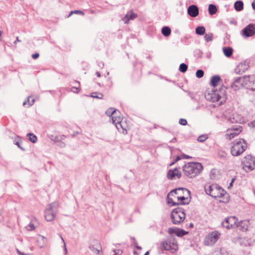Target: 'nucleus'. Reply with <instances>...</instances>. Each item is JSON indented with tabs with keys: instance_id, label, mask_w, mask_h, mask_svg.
Returning a JSON list of instances; mask_svg holds the SVG:
<instances>
[{
	"instance_id": "obj_51",
	"label": "nucleus",
	"mask_w": 255,
	"mask_h": 255,
	"mask_svg": "<svg viewBox=\"0 0 255 255\" xmlns=\"http://www.w3.org/2000/svg\"><path fill=\"white\" fill-rule=\"evenodd\" d=\"M131 239L133 240V244L135 247H136V246H137V243L135 241V239L134 238H131Z\"/></svg>"
},
{
	"instance_id": "obj_1",
	"label": "nucleus",
	"mask_w": 255,
	"mask_h": 255,
	"mask_svg": "<svg viewBox=\"0 0 255 255\" xmlns=\"http://www.w3.org/2000/svg\"><path fill=\"white\" fill-rule=\"evenodd\" d=\"M227 88L222 86L219 90L207 91L205 94L206 99L212 102H217L218 105H221L226 100Z\"/></svg>"
},
{
	"instance_id": "obj_56",
	"label": "nucleus",
	"mask_w": 255,
	"mask_h": 255,
	"mask_svg": "<svg viewBox=\"0 0 255 255\" xmlns=\"http://www.w3.org/2000/svg\"><path fill=\"white\" fill-rule=\"evenodd\" d=\"M180 159V157L178 156H177L176 158L175 159V160L174 161L175 162H177L178 160H179Z\"/></svg>"
},
{
	"instance_id": "obj_55",
	"label": "nucleus",
	"mask_w": 255,
	"mask_h": 255,
	"mask_svg": "<svg viewBox=\"0 0 255 255\" xmlns=\"http://www.w3.org/2000/svg\"><path fill=\"white\" fill-rule=\"evenodd\" d=\"M20 40L19 39L18 37H17L15 41L14 42V44H16L17 42H20Z\"/></svg>"
},
{
	"instance_id": "obj_8",
	"label": "nucleus",
	"mask_w": 255,
	"mask_h": 255,
	"mask_svg": "<svg viewBox=\"0 0 255 255\" xmlns=\"http://www.w3.org/2000/svg\"><path fill=\"white\" fill-rule=\"evenodd\" d=\"M221 233L218 231H214L209 233L205 238L204 244L206 246L214 245L219 239Z\"/></svg>"
},
{
	"instance_id": "obj_30",
	"label": "nucleus",
	"mask_w": 255,
	"mask_h": 255,
	"mask_svg": "<svg viewBox=\"0 0 255 255\" xmlns=\"http://www.w3.org/2000/svg\"><path fill=\"white\" fill-rule=\"evenodd\" d=\"M205 28L204 26H199L196 28V33L199 35H202L205 33Z\"/></svg>"
},
{
	"instance_id": "obj_59",
	"label": "nucleus",
	"mask_w": 255,
	"mask_h": 255,
	"mask_svg": "<svg viewBox=\"0 0 255 255\" xmlns=\"http://www.w3.org/2000/svg\"><path fill=\"white\" fill-rule=\"evenodd\" d=\"M176 138H174L172 140H170V142H174L175 141H176Z\"/></svg>"
},
{
	"instance_id": "obj_32",
	"label": "nucleus",
	"mask_w": 255,
	"mask_h": 255,
	"mask_svg": "<svg viewBox=\"0 0 255 255\" xmlns=\"http://www.w3.org/2000/svg\"><path fill=\"white\" fill-rule=\"evenodd\" d=\"M188 234V232L183 229H177L176 235L178 237H183Z\"/></svg>"
},
{
	"instance_id": "obj_29",
	"label": "nucleus",
	"mask_w": 255,
	"mask_h": 255,
	"mask_svg": "<svg viewBox=\"0 0 255 255\" xmlns=\"http://www.w3.org/2000/svg\"><path fill=\"white\" fill-rule=\"evenodd\" d=\"M208 10L209 14L212 15L216 13L217 11V8L215 5L213 4H210L209 5Z\"/></svg>"
},
{
	"instance_id": "obj_39",
	"label": "nucleus",
	"mask_w": 255,
	"mask_h": 255,
	"mask_svg": "<svg viewBox=\"0 0 255 255\" xmlns=\"http://www.w3.org/2000/svg\"><path fill=\"white\" fill-rule=\"evenodd\" d=\"M250 85H249V86L250 87V89L252 91H255V78L254 80H251L250 79Z\"/></svg>"
},
{
	"instance_id": "obj_19",
	"label": "nucleus",
	"mask_w": 255,
	"mask_h": 255,
	"mask_svg": "<svg viewBox=\"0 0 255 255\" xmlns=\"http://www.w3.org/2000/svg\"><path fill=\"white\" fill-rule=\"evenodd\" d=\"M248 66L245 63H241L235 69V72L237 74H242L248 69Z\"/></svg>"
},
{
	"instance_id": "obj_23",
	"label": "nucleus",
	"mask_w": 255,
	"mask_h": 255,
	"mask_svg": "<svg viewBox=\"0 0 255 255\" xmlns=\"http://www.w3.org/2000/svg\"><path fill=\"white\" fill-rule=\"evenodd\" d=\"M248 223V221H241L237 224V226L239 227L243 231H246L249 228Z\"/></svg>"
},
{
	"instance_id": "obj_10",
	"label": "nucleus",
	"mask_w": 255,
	"mask_h": 255,
	"mask_svg": "<svg viewBox=\"0 0 255 255\" xmlns=\"http://www.w3.org/2000/svg\"><path fill=\"white\" fill-rule=\"evenodd\" d=\"M250 81L249 76L239 77L234 79L231 87L234 91H237L243 86L246 81Z\"/></svg>"
},
{
	"instance_id": "obj_13",
	"label": "nucleus",
	"mask_w": 255,
	"mask_h": 255,
	"mask_svg": "<svg viewBox=\"0 0 255 255\" xmlns=\"http://www.w3.org/2000/svg\"><path fill=\"white\" fill-rule=\"evenodd\" d=\"M255 33V25L249 24L246 26L242 31V35L244 37L252 36Z\"/></svg>"
},
{
	"instance_id": "obj_57",
	"label": "nucleus",
	"mask_w": 255,
	"mask_h": 255,
	"mask_svg": "<svg viewBox=\"0 0 255 255\" xmlns=\"http://www.w3.org/2000/svg\"><path fill=\"white\" fill-rule=\"evenodd\" d=\"M137 250H141V247L140 246H136V247H135Z\"/></svg>"
},
{
	"instance_id": "obj_62",
	"label": "nucleus",
	"mask_w": 255,
	"mask_h": 255,
	"mask_svg": "<svg viewBox=\"0 0 255 255\" xmlns=\"http://www.w3.org/2000/svg\"><path fill=\"white\" fill-rule=\"evenodd\" d=\"M118 113H119V112L117 110V114L116 115H115V116H119L118 115Z\"/></svg>"
},
{
	"instance_id": "obj_31",
	"label": "nucleus",
	"mask_w": 255,
	"mask_h": 255,
	"mask_svg": "<svg viewBox=\"0 0 255 255\" xmlns=\"http://www.w3.org/2000/svg\"><path fill=\"white\" fill-rule=\"evenodd\" d=\"M27 136L29 137V140L32 143H35L37 141V137L33 133H28L27 134Z\"/></svg>"
},
{
	"instance_id": "obj_18",
	"label": "nucleus",
	"mask_w": 255,
	"mask_h": 255,
	"mask_svg": "<svg viewBox=\"0 0 255 255\" xmlns=\"http://www.w3.org/2000/svg\"><path fill=\"white\" fill-rule=\"evenodd\" d=\"M121 117L119 116V117H114L113 119V121L112 122L113 124H114L118 130L120 131L122 130L124 132V130H126L123 126L121 123Z\"/></svg>"
},
{
	"instance_id": "obj_48",
	"label": "nucleus",
	"mask_w": 255,
	"mask_h": 255,
	"mask_svg": "<svg viewBox=\"0 0 255 255\" xmlns=\"http://www.w3.org/2000/svg\"><path fill=\"white\" fill-rule=\"evenodd\" d=\"M65 136L64 135H61L59 136V137H55V140L58 141L59 140H63L65 138Z\"/></svg>"
},
{
	"instance_id": "obj_40",
	"label": "nucleus",
	"mask_w": 255,
	"mask_h": 255,
	"mask_svg": "<svg viewBox=\"0 0 255 255\" xmlns=\"http://www.w3.org/2000/svg\"><path fill=\"white\" fill-rule=\"evenodd\" d=\"M204 72L202 70H198L196 73V76L197 78H201L204 76Z\"/></svg>"
},
{
	"instance_id": "obj_33",
	"label": "nucleus",
	"mask_w": 255,
	"mask_h": 255,
	"mask_svg": "<svg viewBox=\"0 0 255 255\" xmlns=\"http://www.w3.org/2000/svg\"><path fill=\"white\" fill-rule=\"evenodd\" d=\"M30 98V96L27 97V100L23 102V106H25L27 103V108H29L34 104L35 100L32 99L31 101H30V100H29Z\"/></svg>"
},
{
	"instance_id": "obj_41",
	"label": "nucleus",
	"mask_w": 255,
	"mask_h": 255,
	"mask_svg": "<svg viewBox=\"0 0 255 255\" xmlns=\"http://www.w3.org/2000/svg\"><path fill=\"white\" fill-rule=\"evenodd\" d=\"M73 13L80 14H82L83 15L84 14V13L82 11L79 10H74V11H71L70 12V14H69L68 17L70 16Z\"/></svg>"
},
{
	"instance_id": "obj_45",
	"label": "nucleus",
	"mask_w": 255,
	"mask_h": 255,
	"mask_svg": "<svg viewBox=\"0 0 255 255\" xmlns=\"http://www.w3.org/2000/svg\"><path fill=\"white\" fill-rule=\"evenodd\" d=\"M179 123L181 125H183V126H185L187 125V121L186 120L184 119H180L179 120Z\"/></svg>"
},
{
	"instance_id": "obj_43",
	"label": "nucleus",
	"mask_w": 255,
	"mask_h": 255,
	"mask_svg": "<svg viewBox=\"0 0 255 255\" xmlns=\"http://www.w3.org/2000/svg\"><path fill=\"white\" fill-rule=\"evenodd\" d=\"M177 229H174L173 228H170L168 229V232L169 234H175L176 235V233Z\"/></svg>"
},
{
	"instance_id": "obj_36",
	"label": "nucleus",
	"mask_w": 255,
	"mask_h": 255,
	"mask_svg": "<svg viewBox=\"0 0 255 255\" xmlns=\"http://www.w3.org/2000/svg\"><path fill=\"white\" fill-rule=\"evenodd\" d=\"M207 138H208V136L207 134H202V135H200L198 137L197 140L199 142H203L205 141Z\"/></svg>"
},
{
	"instance_id": "obj_54",
	"label": "nucleus",
	"mask_w": 255,
	"mask_h": 255,
	"mask_svg": "<svg viewBox=\"0 0 255 255\" xmlns=\"http://www.w3.org/2000/svg\"><path fill=\"white\" fill-rule=\"evenodd\" d=\"M253 8L255 10V0H254L252 3Z\"/></svg>"
},
{
	"instance_id": "obj_50",
	"label": "nucleus",
	"mask_w": 255,
	"mask_h": 255,
	"mask_svg": "<svg viewBox=\"0 0 255 255\" xmlns=\"http://www.w3.org/2000/svg\"><path fill=\"white\" fill-rule=\"evenodd\" d=\"M39 56V54L38 53L33 54L32 55V57L33 59H35L38 58Z\"/></svg>"
},
{
	"instance_id": "obj_15",
	"label": "nucleus",
	"mask_w": 255,
	"mask_h": 255,
	"mask_svg": "<svg viewBox=\"0 0 255 255\" xmlns=\"http://www.w3.org/2000/svg\"><path fill=\"white\" fill-rule=\"evenodd\" d=\"M181 176V173L179 171L177 168H175L174 169H170L168 172L167 177L170 180L174 179H179Z\"/></svg>"
},
{
	"instance_id": "obj_3",
	"label": "nucleus",
	"mask_w": 255,
	"mask_h": 255,
	"mask_svg": "<svg viewBox=\"0 0 255 255\" xmlns=\"http://www.w3.org/2000/svg\"><path fill=\"white\" fill-rule=\"evenodd\" d=\"M206 193L214 198L223 197L226 193V191L217 184H206L204 187Z\"/></svg>"
},
{
	"instance_id": "obj_38",
	"label": "nucleus",
	"mask_w": 255,
	"mask_h": 255,
	"mask_svg": "<svg viewBox=\"0 0 255 255\" xmlns=\"http://www.w3.org/2000/svg\"><path fill=\"white\" fill-rule=\"evenodd\" d=\"M19 136H17V137L15 139V140H14V144L17 145V146L20 149H21L22 151H24L25 150V149L24 148L22 147V146H20V144H19Z\"/></svg>"
},
{
	"instance_id": "obj_14",
	"label": "nucleus",
	"mask_w": 255,
	"mask_h": 255,
	"mask_svg": "<svg viewBox=\"0 0 255 255\" xmlns=\"http://www.w3.org/2000/svg\"><path fill=\"white\" fill-rule=\"evenodd\" d=\"M225 116L228 121L232 123H241L243 122L242 117L235 112H233L229 116Z\"/></svg>"
},
{
	"instance_id": "obj_25",
	"label": "nucleus",
	"mask_w": 255,
	"mask_h": 255,
	"mask_svg": "<svg viewBox=\"0 0 255 255\" xmlns=\"http://www.w3.org/2000/svg\"><path fill=\"white\" fill-rule=\"evenodd\" d=\"M234 8L237 11H240L244 8V3L241 0L236 1L234 3Z\"/></svg>"
},
{
	"instance_id": "obj_58",
	"label": "nucleus",
	"mask_w": 255,
	"mask_h": 255,
	"mask_svg": "<svg viewBox=\"0 0 255 255\" xmlns=\"http://www.w3.org/2000/svg\"><path fill=\"white\" fill-rule=\"evenodd\" d=\"M96 75H97V76L98 77H100L101 76V74H100V73L99 72H96Z\"/></svg>"
},
{
	"instance_id": "obj_21",
	"label": "nucleus",
	"mask_w": 255,
	"mask_h": 255,
	"mask_svg": "<svg viewBox=\"0 0 255 255\" xmlns=\"http://www.w3.org/2000/svg\"><path fill=\"white\" fill-rule=\"evenodd\" d=\"M228 133L227 135L229 136V139H232L235 137V136L239 134V133L241 131V128H237L234 129H230L228 130Z\"/></svg>"
},
{
	"instance_id": "obj_52",
	"label": "nucleus",
	"mask_w": 255,
	"mask_h": 255,
	"mask_svg": "<svg viewBox=\"0 0 255 255\" xmlns=\"http://www.w3.org/2000/svg\"><path fill=\"white\" fill-rule=\"evenodd\" d=\"M16 251H17V253L19 255H28V254H25V253H22L19 250H18V249H16Z\"/></svg>"
},
{
	"instance_id": "obj_24",
	"label": "nucleus",
	"mask_w": 255,
	"mask_h": 255,
	"mask_svg": "<svg viewBox=\"0 0 255 255\" xmlns=\"http://www.w3.org/2000/svg\"><path fill=\"white\" fill-rule=\"evenodd\" d=\"M117 114V110L114 109V108H109L108 110H107L106 112V114L110 116L112 122L113 121V119H114V117H119V116H115V115Z\"/></svg>"
},
{
	"instance_id": "obj_64",
	"label": "nucleus",
	"mask_w": 255,
	"mask_h": 255,
	"mask_svg": "<svg viewBox=\"0 0 255 255\" xmlns=\"http://www.w3.org/2000/svg\"><path fill=\"white\" fill-rule=\"evenodd\" d=\"M133 254H134V255H138L137 253H136V252L134 251L133 252Z\"/></svg>"
},
{
	"instance_id": "obj_5",
	"label": "nucleus",
	"mask_w": 255,
	"mask_h": 255,
	"mask_svg": "<svg viewBox=\"0 0 255 255\" xmlns=\"http://www.w3.org/2000/svg\"><path fill=\"white\" fill-rule=\"evenodd\" d=\"M59 204L57 202H54L47 206L45 211V218L47 221H52L55 217L58 211Z\"/></svg>"
},
{
	"instance_id": "obj_6",
	"label": "nucleus",
	"mask_w": 255,
	"mask_h": 255,
	"mask_svg": "<svg viewBox=\"0 0 255 255\" xmlns=\"http://www.w3.org/2000/svg\"><path fill=\"white\" fill-rule=\"evenodd\" d=\"M171 218L174 224L178 225L180 224L185 218V213L184 209L180 207L173 209L171 213Z\"/></svg>"
},
{
	"instance_id": "obj_22",
	"label": "nucleus",
	"mask_w": 255,
	"mask_h": 255,
	"mask_svg": "<svg viewBox=\"0 0 255 255\" xmlns=\"http://www.w3.org/2000/svg\"><path fill=\"white\" fill-rule=\"evenodd\" d=\"M189 197H185L184 196H178L177 197L178 201H181L182 202H180L179 205H187L190 202V194L189 195Z\"/></svg>"
},
{
	"instance_id": "obj_35",
	"label": "nucleus",
	"mask_w": 255,
	"mask_h": 255,
	"mask_svg": "<svg viewBox=\"0 0 255 255\" xmlns=\"http://www.w3.org/2000/svg\"><path fill=\"white\" fill-rule=\"evenodd\" d=\"M187 65L183 63L180 65L179 70L181 72L184 73L187 71Z\"/></svg>"
},
{
	"instance_id": "obj_61",
	"label": "nucleus",
	"mask_w": 255,
	"mask_h": 255,
	"mask_svg": "<svg viewBox=\"0 0 255 255\" xmlns=\"http://www.w3.org/2000/svg\"><path fill=\"white\" fill-rule=\"evenodd\" d=\"M176 162L175 161H174L173 162H171L170 164V166H171L172 165H173Z\"/></svg>"
},
{
	"instance_id": "obj_44",
	"label": "nucleus",
	"mask_w": 255,
	"mask_h": 255,
	"mask_svg": "<svg viewBox=\"0 0 255 255\" xmlns=\"http://www.w3.org/2000/svg\"><path fill=\"white\" fill-rule=\"evenodd\" d=\"M26 229L28 231H32L34 230L35 228L33 224L30 223L29 224L28 226L26 227Z\"/></svg>"
},
{
	"instance_id": "obj_46",
	"label": "nucleus",
	"mask_w": 255,
	"mask_h": 255,
	"mask_svg": "<svg viewBox=\"0 0 255 255\" xmlns=\"http://www.w3.org/2000/svg\"><path fill=\"white\" fill-rule=\"evenodd\" d=\"M114 255H121L123 253V251L121 250H114Z\"/></svg>"
},
{
	"instance_id": "obj_9",
	"label": "nucleus",
	"mask_w": 255,
	"mask_h": 255,
	"mask_svg": "<svg viewBox=\"0 0 255 255\" xmlns=\"http://www.w3.org/2000/svg\"><path fill=\"white\" fill-rule=\"evenodd\" d=\"M181 193L183 194L187 193L188 195H190V191L185 188H178L171 190L168 194L167 197V203L169 204H171L172 206H176L179 205L180 203H178L176 202H174L173 201L172 199L169 198L170 196H173V195H179Z\"/></svg>"
},
{
	"instance_id": "obj_28",
	"label": "nucleus",
	"mask_w": 255,
	"mask_h": 255,
	"mask_svg": "<svg viewBox=\"0 0 255 255\" xmlns=\"http://www.w3.org/2000/svg\"><path fill=\"white\" fill-rule=\"evenodd\" d=\"M171 29L168 26H164L161 29V33L165 37L169 36L171 34Z\"/></svg>"
},
{
	"instance_id": "obj_27",
	"label": "nucleus",
	"mask_w": 255,
	"mask_h": 255,
	"mask_svg": "<svg viewBox=\"0 0 255 255\" xmlns=\"http://www.w3.org/2000/svg\"><path fill=\"white\" fill-rule=\"evenodd\" d=\"M136 17V14L134 13H131L130 14H127L123 20L125 21V23H128L130 19H133Z\"/></svg>"
},
{
	"instance_id": "obj_34",
	"label": "nucleus",
	"mask_w": 255,
	"mask_h": 255,
	"mask_svg": "<svg viewBox=\"0 0 255 255\" xmlns=\"http://www.w3.org/2000/svg\"><path fill=\"white\" fill-rule=\"evenodd\" d=\"M204 39L207 42H211L213 40V34L212 33L205 34L204 35Z\"/></svg>"
},
{
	"instance_id": "obj_20",
	"label": "nucleus",
	"mask_w": 255,
	"mask_h": 255,
	"mask_svg": "<svg viewBox=\"0 0 255 255\" xmlns=\"http://www.w3.org/2000/svg\"><path fill=\"white\" fill-rule=\"evenodd\" d=\"M222 79L218 75H215L212 77L210 84L212 86L215 87L221 82Z\"/></svg>"
},
{
	"instance_id": "obj_4",
	"label": "nucleus",
	"mask_w": 255,
	"mask_h": 255,
	"mask_svg": "<svg viewBox=\"0 0 255 255\" xmlns=\"http://www.w3.org/2000/svg\"><path fill=\"white\" fill-rule=\"evenodd\" d=\"M247 143L243 139H239L235 140L231 149L232 155L234 156H239L246 149Z\"/></svg>"
},
{
	"instance_id": "obj_53",
	"label": "nucleus",
	"mask_w": 255,
	"mask_h": 255,
	"mask_svg": "<svg viewBox=\"0 0 255 255\" xmlns=\"http://www.w3.org/2000/svg\"><path fill=\"white\" fill-rule=\"evenodd\" d=\"M61 239H62V241L64 242V247H65V254H67V249L66 248V244L64 241V239L62 237H61Z\"/></svg>"
},
{
	"instance_id": "obj_60",
	"label": "nucleus",
	"mask_w": 255,
	"mask_h": 255,
	"mask_svg": "<svg viewBox=\"0 0 255 255\" xmlns=\"http://www.w3.org/2000/svg\"><path fill=\"white\" fill-rule=\"evenodd\" d=\"M80 134V133L78 132V131H77L76 132H75L74 134H73V136L75 135H77V134Z\"/></svg>"
},
{
	"instance_id": "obj_7",
	"label": "nucleus",
	"mask_w": 255,
	"mask_h": 255,
	"mask_svg": "<svg viewBox=\"0 0 255 255\" xmlns=\"http://www.w3.org/2000/svg\"><path fill=\"white\" fill-rule=\"evenodd\" d=\"M243 168L246 172H250L255 169V157L249 154L245 156L242 160Z\"/></svg>"
},
{
	"instance_id": "obj_2",
	"label": "nucleus",
	"mask_w": 255,
	"mask_h": 255,
	"mask_svg": "<svg viewBox=\"0 0 255 255\" xmlns=\"http://www.w3.org/2000/svg\"><path fill=\"white\" fill-rule=\"evenodd\" d=\"M184 173L189 178L199 175L203 169L202 165L198 162H189L183 166Z\"/></svg>"
},
{
	"instance_id": "obj_26",
	"label": "nucleus",
	"mask_w": 255,
	"mask_h": 255,
	"mask_svg": "<svg viewBox=\"0 0 255 255\" xmlns=\"http://www.w3.org/2000/svg\"><path fill=\"white\" fill-rule=\"evenodd\" d=\"M224 54L228 57H230L233 54V49L229 47H225L223 49Z\"/></svg>"
},
{
	"instance_id": "obj_16",
	"label": "nucleus",
	"mask_w": 255,
	"mask_h": 255,
	"mask_svg": "<svg viewBox=\"0 0 255 255\" xmlns=\"http://www.w3.org/2000/svg\"><path fill=\"white\" fill-rule=\"evenodd\" d=\"M90 250L96 255L99 254L100 252L102 251V247L100 243L98 241H95L93 243L90 245Z\"/></svg>"
},
{
	"instance_id": "obj_47",
	"label": "nucleus",
	"mask_w": 255,
	"mask_h": 255,
	"mask_svg": "<svg viewBox=\"0 0 255 255\" xmlns=\"http://www.w3.org/2000/svg\"><path fill=\"white\" fill-rule=\"evenodd\" d=\"M210 177L212 179H214L215 178V170L213 169L210 171Z\"/></svg>"
},
{
	"instance_id": "obj_37",
	"label": "nucleus",
	"mask_w": 255,
	"mask_h": 255,
	"mask_svg": "<svg viewBox=\"0 0 255 255\" xmlns=\"http://www.w3.org/2000/svg\"><path fill=\"white\" fill-rule=\"evenodd\" d=\"M91 97L94 98L101 99L103 97V95L101 93H93L91 94Z\"/></svg>"
},
{
	"instance_id": "obj_63",
	"label": "nucleus",
	"mask_w": 255,
	"mask_h": 255,
	"mask_svg": "<svg viewBox=\"0 0 255 255\" xmlns=\"http://www.w3.org/2000/svg\"><path fill=\"white\" fill-rule=\"evenodd\" d=\"M149 255V252H146L144 255Z\"/></svg>"
},
{
	"instance_id": "obj_17",
	"label": "nucleus",
	"mask_w": 255,
	"mask_h": 255,
	"mask_svg": "<svg viewBox=\"0 0 255 255\" xmlns=\"http://www.w3.org/2000/svg\"><path fill=\"white\" fill-rule=\"evenodd\" d=\"M188 14L192 17H195L199 14V9L196 5H190L187 9Z\"/></svg>"
},
{
	"instance_id": "obj_12",
	"label": "nucleus",
	"mask_w": 255,
	"mask_h": 255,
	"mask_svg": "<svg viewBox=\"0 0 255 255\" xmlns=\"http://www.w3.org/2000/svg\"><path fill=\"white\" fill-rule=\"evenodd\" d=\"M238 220L235 216H231L225 219V221L222 222V226L228 229L234 228L237 226Z\"/></svg>"
},
{
	"instance_id": "obj_42",
	"label": "nucleus",
	"mask_w": 255,
	"mask_h": 255,
	"mask_svg": "<svg viewBox=\"0 0 255 255\" xmlns=\"http://www.w3.org/2000/svg\"><path fill=\"white\" fill-rule=\"evenodd\" d=\"M76 83H77V84L78 85H80V83L78 82H76ZM80 89V86H79L78 87H73L72 88V91H73L74 93H78V91H79V89Z\"/></svg>"
},
{
	"instance_id": "obj_49",
	"label": "nucleus",
	"mask_w": 255,
	"mask_h": 255,
	"mask_svg": "<svg viewBox=\"0 0 255 255\" xmlns=\"http://www.w3.org/2000/svg\"><path fill=\"white\" fill-rule=\"evenodd\" d=\"M248 125L250 127L255 128V120L250 122Z\"/></svg>"
},
{
	"instance_id": "obj_11",
	"label": "nucleus",
	"mask_w": 255,
	"mask_h": 255,
	"mask_svg": "<svg viewBox=\"0 0 255 255\" xmlns=\"http://www.w3.org/2000/svg\"><path fill=\"white\" fill-rule=\"evenodd\" d=\"M163 248L165 250L174 253L178 249V244L174 240H167L162 242Z\"/></svg>"
}]
</instances>
